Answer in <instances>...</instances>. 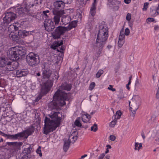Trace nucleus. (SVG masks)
<instances>
[{
    "label": "nucleus",
    "instance_id": "f257e3e1",
    "mask_svg": "<svg viewBox=\"0 0 159 159\" xmlns=\"http://www.w3.org/2000/svg\"><path fill=\"white\" fill-rule=\"evenodd\" d=\"M59 114L58 112H53L48 115L50 118L45 117L43 129L44 134H47L53 131L59 126L61 120V117L58 115Z\"/></svg>",
    "mask_w": 159,
    "mask_h": 159
},
{
    "label": "nucleus",
    "instance_id": "f03ea898",
    "mask_svg": "<svg viewBox=\"0 0 159 159\" xmlns=\"http://www.w3.org/2000/svg\"><path fill=\"white\" fill-rule=\"evenodd\" d=\"M69 94L59 89L57 90L53 96V101L48 105L49 110L57 109L58 106L66 105V101L68 98Z\"/></svg>",
    "mask_w": 159,
    "mask_h": 159
},
{
    "label": "nucleus",
    "instance_id": "7ed1b4c3",
    "mask_svg": "<svg viewBox=\"0 0 159 159\" xmlns=\"http://www.w3.org/2000/svg\"><path fill=\"white\" fill-rule=\"evenodd\" d=\"M99 30L96 41L97 46L103 47L108 37V28L102 24L99 26Z\"/></svg>",
    "mask_w": 159,
    "mask_h": 159
},
{
    "label": "nucleus",
    "instance_id": "20e7f679",
    "mask_svg": "<svg viewBox=\"0 0 159 159\" xmlns=\"http://www.w3.org/2000/svg\"><path fill=\"white\" fill-rule=\"evenodd\" d=\"M77 21L74 20L70 23L67 27L62 26L57 27L52 33V35L54 39L60 38L66 31L70 30L73 28H75L77 25Z\"/></svg>",
    "mask_w": 159,
    "mask_h": 159
},
{
    "label": "nucleus",
    "instance_id": "39448f33",
    "mask_svg": "<svg viewBox=\"0 0 159 159\" xmlns=\"http://www.w3.org/2000/svg\"><path fill=\"white\" fill-rule=\"evenodd\" d=\"M25 53V51L22 47L16 46L9 49L7 54L10 59L15 60L19 56H22Z\"/></svg>",
    "mask_w": 159,
    "mask_h": 159
},
{
    "label": "nucleus",
    "instance_id": "423d86ee",
    "mask_svg": "<svg viewBox=\"0 0 159 159\" xmlns=\"http://www.w3.org/2000/svg\"><path fill=\"white\" fill-rule=\"evenodd\" d=\"M59 77V76L53 74L52 76L46 82L42 85L41 87V92L44 94H46L52 87L54 80L56 79L57 80Z\"/></svg>",
    "mask_w": 159,
    "mask_h": 159
},
{
    "label": "nucleus",
    "instance_id": "0eeeda50",
    "mask_svg": "<svg viewBox=\"0 0 159 159\" xmlns=\"http://www.w3.org/2000/svg\"><path fill=\"white\" fill-rule=\"evenodd\" d=\"M26 61L28 65L32 66L37 65L39 62V56L33 52H30L26 57Z\"/></svg>",
    "mask_w": 159,
    "mask_h": 159
},
{
    "label": "nucleus",
    "instance_id": "6e6552de",
    "mask_svg": "<svg viewBox=\"0 0 159 159\" xmlns=\"http://www.w3.org/2000/svg\"><path fill=\"white\" fill-rule=\"evenodd\" d=\"M66 2H63L62 1L58 0L54 2L53 3L54 8L52 10V12L54 11L60 12V11H62L63 13H65L64 8L65 7Z\"/></svg>",
    "mask_w": 159,
    "mask_h": 159
},
{
    "label": "nucleus",
    "instance_id": "1a4fd4ad",
    "mask_svg": "<svg viewBox=\"0 0 159 159\" xmlns=\"http://www.w3.org/2000/svg\"><path fill=\"white\" fill-rule=\"evenodd\" d=\"M16 15L12 12H8L5 14V16L3 19V22L4 24L8 25L9 23L15 19Z\"/></svg>",
    "mask_w": 159,
    "mask_h": 159
},
{
    "label": "nucleus",
    "instance_id": "9d476101",
    "mask_svg": "<svg viewBox=\"0 0 159 159\" xmlns=\"http://www.w3.org/2000/svg\"><path fill=\"white\" fill-rule=\"evenodd\" d=\"M34 5L33 4L29 6L26 5L24 7H21L20 8H19L17 10V13L20 16H25V14H28L30 13V11L31 7Z\"/></svg>",
    "mask_w": 159,
    "mask_h": 159
},
{
    "label": "nucleus",
    "instance_id": "9b49d317",
    "mask_svg": "<svg viewBox=\"0 0 159 159\" xmlns=\"http://www.w3.org/2000/svg\"><path fill=\"white\" fill-rule=\"evenodd\" d=\"M44 24L45 30L48 31H52L55 27L54 22L51 19L45 20Z\"/></svg>",
    "mask_w": 159,
    "mask_h": 159
},
{
    "label": "nucleus",
    "instance_id": "f8f14e48",
    "mask_svg": "<svg viewBox=\"0 0 159 159\" xmlns=\"http://www.w3.org/2000/svg\"><path fill=\"white\" fill-rule=\"evenodd\" d=\"M53 14L54 15L53 19L54 22L56 25L58 24L60 19V18L64 14L63 13L62 11H60V12L54 11L52 12Z\"/></svg>",
    "mask_w": 159,
    "mask_h": 159
},
{
    "label": "nucleus",
    "instance_id": "ddd939ff",
    "mask_svg": "<svg viewBox=\"0 0 159 159\" xmlns=\"http://www.w3.org/2000/svg\"><path fill=\"white\" fill-rule=\"evenodd\" d=\"M24 133H19L14 135L7 134L3 133L2 135L4 137H7L8 139H16L19 137H23L24 136Z\"/></svg>",
    "mask_w": 159,
    "mask_h": 159
},
{
    "label": "nucleus",
    "instance_id": "4468645a",
    "mask_svg": "<svg viewBox=\"0 0 159 159\" xmlns=\"http://www.w3.org/2000/svg\"><path fill=\"white\" fill-rule=\"evenodd\" d=\"M52 75V71L48 68L44 69L43 71V79H48Z\"/></svg>",
    "mask_w": 159,
    "mask_h": 159
},
{
    "label": "nucleus",
    "instance_id": "2eb2a0df",
    "mask_svg": "<svg viewBox=\"0 0 159 159\" xmlns=\"http://www.w3.org/2000/svg\"><path fill=\"white\" fill-rule=\"evenodd\" d=\"M19 25L15 23L10 25L8 28V31L10 33H14L15 31H18Z\"/></svg>",
    "mask_w": 159,
    "mask_h": 159
},
{
    "label": "nucleus",
    "instance_id": "dca6fc26",
    "mask_svg": "<svg viewBox=\"0 0 159 159\" xmlns=\"http://www.w3.org/2000/svg\"><path fill=\"white\" fill-rule=\"evenodd\" d=\"M28 73L27 70L26 69L18 70L16 72V76L17 77L24 76H26Z\"/></svg>",
    "mask_w": 159,
    "mask_h": 159
},
{
    "label": "nucleus",
    "instance_id": "f3484780",
    "mask_svg": "<svg viewBox=\"0 0 159 159\" xmlns=\"http://www.w3.org/2000/svg\"><path fill=\"white\" fill-rule=\"evenodd\" d=\"M150 13L152 16L155 17L159 15V10L156 6H152L150 8Z\"/></svg>",
    "mask_w": 159,
    "mask_h": 159
},
{
    "label": "nucleus",
    "instance_id": "a211bd4d",
    "mask_svg": "<svg viewBox=\"0 0 159 159\" xmlns=\"http://www.w3.org/2000/svg\"><path fill=\"white\" fill-rule=\"evenodd\" d=\"M97 4L96 0H94L90 9V14L93 16H94L95 14Z\"/></svg>",
    "mask_w": 159,
    "mask_h": 159
},
{
    "label": "nucleus",
    "instance_id": "6ab92c4d",
    "mask_svg": "<svg viewBox=\"0 0 159 159\" xmlns=\"http://www.w3.org/2000/svg\"><path fill=\"white\" fill-rule=\"evenodd\" d=\"M61 20L63 24L66 25L70 22L71 20V18L69 16H63Z\"/></svg>",
    "mask_w": 159,
    "mask_h": 159
},
{
    "label": "nucleus",
    "instance_id": "aec40b11",
    "mask_svg": "<svg viewBox=\"0 0 159 159\" xmlns=\"http://www.w3.org/2000/svg\"><path fill=\"white\" fill-rule=\"evenodd\" d=\"M63 43V41L61 40L55 41L51 45V48L55 50L57 47L61 45Z\"/></svg>",
    "mask_w": 159,
    "mask_h": 159
},
{
    "label": "nucleus",
    "instance_id": "412c9836",
    "mask_svg": "<svg viewBox=\"0 0 159 159\" xmlns=\"http://www.w3.org/2000/svg\"><path fill=\"white\" fill-rule=\"evenodd\" d=\"M34 127L33 126H31L27 129L25 130L24 132H21V133H24V135L25 134L27 135L28 136H29L32 134L34 131Z\"/></svg>",
    "mask_w": 159,
    "mask_h": 159
},
{
    "label": "nucleus",
    "instance_id": "4be33fe9",
    "mask_svg": "<svg viewBox=\"0 0 159 159\" xmlns=\"http://www.w3.org/2000/svg\"><path fill=\"white\" fill-rule=\"evenodd\" d=\"M18 35L19 37H24L28 36L31 34V32L27 31L25 30H19L18 31Z\"/></svg>",
    "mask_w": 159,
    "mask_h": 159
},
{
    "label": "nucleus",
    "instance_id": "5701e85b",
    "mask_svg": "<svg viewBox=\"0 0 159 159\" xmlns=\"http://www.w3.org/2000/svg\"><path fill=\"white\" fill-rule=\"evenodd\" d=\"M11 67V62L10 61H8L5 65L4 67L2 69L5 71H10L12 70Z\"/></svg>",
    "mask_w": 159,
    "mask_h": 159
},
{
    "label": "nucleus",
    "instance_id": "b1692460",
    "mask_svg": "<svg viewBox=\"0 0 159 159\" xmlns=\"http://www.w3.org/2000/svg\"><path fill=\"white\" fill-rule=\"evenodd\" d=\"M81 117L82 121L84 123L89 122L91 118L90 115L87 113L82 114Z\"/></svg>",
    "mask_w": 159,
    "mask_h": 159
},
{
    "label": "nucleus",
    "instance_id": "393cba45",
    "mask_svg": "<svg viewBox=\"0 0 159 159\" xmlns=\"http://www.w3.org/2000/svg\"><path fill=\"white\" fill-rule=\"evenodd\" d=\"M61 87L62 89L68 91L71 89L72 85L70 84L64 83L61 85Z\"/></svg>",
    "mask_w": 159,
    "mask_h": 159
},
{
    "label": "nucleus",
    "instance_id": "a878e982",
    "mask_svg": "<svg viewBox=\"0 0 159 159\" xmlns=\"http://www.w3.org/2000/svg\"><path fill=\"white\" fill-rule=\"evenodd\" d=\"M7 144L9 146H12L16 148L21 145V143L18 142H7Z\"/></svg>",
    "mask_w": 159,
    "mask_h": 159
},
{
    "label": "nucleus",
    "instance_id": "bb28decb",
    "mask_svg": "<svg viewBox=\"0 0 159 159\" xmlns=\"http://www.w3.org/2000/svg\"><path fill=\"white\" fill-rule=\"evenodd\" d=\"M9 37L14 41H16L17 42V40L20 37L17 35H16L14 33H10L9 34Z\"/></svg>",
    "mask_w": 159,
    "mask_h": 159
},
{
    "label": "nucleus",
    "instance_id": "cd10ccee",
    "mask_svg": "<svg viewBox=\"0 0 159 159\" xmlns=\"http://www.w3.org/2000/svg\"><path fill=\"white\" fill-rule=\"evenodd\" d=\"M70 142L68 140L65 141L64 142L63 146V150L65 152H66L68 149L70 144Z\"/></svg>",
    "mask_w": 159,
    "mask_h": 159
},
{
    "label": "nucleus",
    "instance_id": "c85d7f7f",
    "mask_svg": "<svg viewBox=\"0 0 159 159\" xmlns=\"http://www.w3.org/2000/svg\"><path fill=\"white\" fill-rule=\"evenodd\" d=\"M138 107L134 108L131 107L130 105H129V110L131 111L132 113H131V116L134 117L136 113V110L138 109Z\"/></svg>",
    "mask_w": 159,
    "mask_h": 159
},
{
    "label": "nucleus",
    "instance_id": "c756f323",
    "mask_svg": "<svg viewBox=\"0 0 159 159\" xmlns=\"http://www.w3.org/2000/svg\"><path fill=\"white\" fill-rule=\"evenodd\" d=\"M135 150H138L139 151L142 147V144L141 143H135Z\"/></svg>",
    "mask_w": 159,
    "mask_h": 159
},
{
    "label": "nucleus",
    "instance_id": "7c9ffc66",
    "mask_svg": "<svg viewBox=\"0 0 159 159\" xmlns=\"http://www.w3.org/2000/svg\"><path fill=\"white\" fill-rule=\"evenodd\" d=\"M24 152L27 155L30 154L31 152V145H30L28 148H25L24 149Z\"/></svg>",
    "mask_w": 159,
    "mask_h": 159
},
{
    "label": "nucleus",
    "instance_id": "2f4dec72",
    "mask_svg": "<svg viewBox=\"0 0 159 159\" xmlns=\"http://www.w3.org/2000/svg\"><path fill=\"white\" fill-rule=\"evenodd\" d=\"M95 46L97 47V48H98L99 49L98 51L97 52L96 55V56L97 57V58H98L100 57V55L102 53V48L103 47L101 48V47H100L99 46H97V44H96Z\"/></svg>",
    "mask_w": 159,
    "mask_h": 159
},
{
    "label": "nucleus",
    "instance_id": "473e14b6",
    "mask_svg": "<svg viewBox=\"0 0 159 159\" xmlns=\"http://www.w3.org/2000/svg\"><path fill=\"white\" fill-rule=\"evenodd\" d=\"M123 30H121L120 34L119 37V40H123L125 41V35L123 34Z\"/></svg>",
    "mask_w": 159,
    "mask_h": 159
},
{
    "label": "nucleus",
    "instance_id": "72a5a7b5",
    "mask_svg": "<svg viewBox=\"0 0 159 159\" xmlns=\"http://www.w3.org/2000/svg\"><path fill=\"white\" fill-rule=\"evenodd\" d=\"M117 120L116 119H114L110 123L109 125V126L112 128L114 127L115 125L117 122Z\"/></svg>",
    "mask_w": 159,
    "mask_h": 159
},
{
    "label": "nucleus",
    "instance_id": "f704fd0d",
    "mask_svg": "<svg viewBox=\"0 0 159 159\" xmlns=\"http://www.w3.org/2000/svg\"><path fill=\"white\" fill-rule=\"evenodd\" d=\"M80 119L79 117H78L75 120L74 124L77 126H81V124L80 122Z\"/></svg>",
    "mask_w": 159,
    "mask_h": 159
},
{
    "label": "nucleus",
    "instance_id": "c9c22d12",
    "mask_svg": "<svg viewBox=\"0 0 159 159\" xmlns=\"http://www.w3.org/2000/svg\"><path fill=\"white\" fill-rule=\"evenodd\" d=\"M121 115V112L120 111H118L116 112L115 115V118L117 120L119 119Z\"/></svg>",
    "mask_w": 159,
    "mask_h": 159
},
{
    "label": "nucleus",
    "instance_id": "e433bc0d",
    "mask_svg": "<svg viewBox=\"0 0 159 159\" xmlns=\"http://www.w3.org/2000/svg\"><path fill=\"white\" fill-rule=\"evenodd\" d=\"M18 66V63L17 62H15L14 63L12 64L11 67L12 70L17 69Z\"/></svg>",
    "mask_w": 159,
    "mask_h": 159
},
{
    "label": "nucleus",
    "instance_id": "4c0bfd02",
    "mask_svg": "<svg viewBox=\"0 0 159 159\" xmlns=\"http://www.w3.org/2000/svg\"><path fill=\"white\" fill-rule=\"evenodd\" d=\"M98 129V126L96 124H94L91 127V130L94 132H96Z\"/></svg>",
    "mask_w": 159,
    "mask_h": 159
},
{
    "label": "nucleus",
    "instance_id": "58836bf2",
    "mask_svg": "<svg viewBox=\"0 0 159 159\" xmlns=\"http://www.w3.org/2000/svg\"><path fill=\"white\" fill-rule=\"evenodd\" d=\"M103 70L100 69L99 70L96 74V76L97 78H99L101 75L103 74Z\"/></svg>",
    "mask_w": 159,
    "mask_h": 159
},
{
    "label": "nucleus",
    "instance_id": "ea45409f",
    "mask_svg": "<svg viewBox=\"0 0 159 159\" xmlns=\"http://www.w3.org/2000/svg\"><path fill=\"white\" fill-rule=\"evenodd\" d=\"M96 85L95 84L94 82H92L90 84L89 87V89L92 91L95 87Z\"/></svg>",
    "mask_w": 159,
    "mask_h": 159
},
{
    "label": "nucleus",
    "instance_id": "a19ab883",
    "mask_svg": "<svg viewBox=\"0 0 159 159\" xmlns=\"http://www.w3.org/2000/svg\"><path fill=\"white\" fill-rule=\"evenodd\" d=\"M41 146H39L36 151V153L37 154L39 155L40 157H41L42 156V154L41 152Z\"/></svg>",
    "mask_w": 159,
    "mask_h": 159
},
{
    "label": "nucleus",
    "instance_id": "79ce46f5",
    "mask_svg": "<svg viewBox=\"0 0 159 159\" xmlns=\"http://www.w3.org/2000/svg\"><path fill=\"white\" fill-rule=\"evenodd\" d=\"M124 40H119L118 42V46L120 48H121L123 44H124Z\"/></svg>",
    "mask_w": 159,
    "mask_h": 159
},
{
    "label": "nucleus",
    "instance_id": "37998d69",
    "mask_svg": "<svg viewBox=\"0 0 159 159\" xmlns=\"http://www.w3.org/2000/svg\"><path fill=\"white\" fill-rule=\"evenodd\" d=\"M126 20L128 21H129L131 18V15L130 13H128L126 16Z\"/></svg>",
    "mask_w": 159,
    "mask_h": 159
},
{
    "label": "nucleus",
    "instance_id": "c03bdc74",
    "mask_svg": "<svg viewBox=\"0 0 159 159\" xmlns=\"http://www.w3.org/2000/svg\"><path fill=\"white\" fill-rule=\"evenodd\" d=\"M149 3L148 2H145L143 5V10L144 11H146L148 7Z\"/></svg>",
    "mask_w": 159,
    "mask_h": 159
},
{
    "label": "nucleus",
    "instance_id": "a18cd8bd",
    "mask_svg": "<svg viewBox=\"0 0 159 159\" xmlns=\"http://www.w3.org/2000/svg\"><path fill=\"white\" fill-rule=\"evenodd\" d=\"M49 12V11L48 10L44 11L43 12V16H45V17L46 18L48 17V16L47 14V13H48Z\"/></svg>",
    "mask_w": 159,
    "mask_h": 159
},
{
    "label": "nucleus",
    "instance_id": "49530a36",
    "mask_svg": "<svg viewBox=\"0 0 159 159\" xmlns=\"http://www.w3.org/2000/svg\"><path fill=\"white\" fill-rule=\"evenodd\" d=\"M130 33V30L128 28H126L125 29V34L126 36H128L129 35Z\"/></svg>",
    "mask_w": 159,
    "mask_h": 159
},
{
    "label": "nucleus",
    "instance_id": "de8ad7c7",
    "mask_svg": "<svg viewBox=\"0 0 159 159\" xmlns=\"http://www.w3.org/2000/svg\"><path fill=\"white\" fill-rule=\"evenodd\" d=\"M111 141H114L116 139V137L114 135H111L109 137Z\"/></svg>",
    "mask_w": 159,
    "mask_h": 159
},
{
    "label": "nucleus",
    "instance_id": "09e8293b",
    "mask_svg": "<svg viewBox=\"0 0 159 159\" xmlns=\"http://www.w3.org/2000/svg\"><path fill=\"white\" fill-rule=\"evenodd\" d=\"M108 89L113 92L115 91L116 89L114 88H113L112 86L111 85H109V86L108 87Z\"/></svg>",
    "mask_w": 159,
    "mask_h": 159
},
{
    "label": "nucleus",
    "instance_id": "8fccbe9b",
    "mask_svg": "<svg viewBox=\"0 0 159 159\" xmlns=\"http://www.w3.org/2000/svg\"><path fill=\"white\" fill-rule=\"evenodd\" d=\"M68 0H60L61 1H62L63 2H66V3L67 4H69L71 3V2L68 1Z\"/></svg>",
    "mask_w": 159,
    "mask_h": 159
},
{
    "label": "nucleus",
    "instance_id": "3c124183",
    "mask_svg": "<svg viewBox=\"0 0 159 159\" xmlns=\"http://www.w3.org/2000/svg\"><path fill=\"white\" fill-rule=\"evenodd\" d=\"M105 156V154L104 153H102L98 157V159H103Z\"/></svg>",
    "mask_w": 159,
    "mask_h": 159
},
{
    "label": "nucleus",
    "instance_id": "603ef678",
    "mask_svg": "<svg viewBox=\"0 0 159 159\" xmlns=\"http://www.w3.org/2000/svg\"><path fill=\"white\" fill-rule=\"evenodd\" d=\"M4 81L3 80L0 79V87H2L3 86V83Z\"/></svg>",
    "mask_w": 159,
    "mask_h": 159
},
{
    "label": "nucleus",
    "instance_id": "864d4df0",
    "mask_svg": "<svg viewBox=\"0 0 159 159\" xmlns=\"http://www.w3.org/2000/svg\"><path fill=\"white\" fill-rule=\"evenodd\" d=\"M156 97L157 99L159 98V88H158L156 93Z\"/></svg>",
    "mask_w": 159,
    "mask_h": 159
},
{
    "label": "nucleus",
    "instance_id": "5fc2aeb1",
    "mask_svg": "<svg viewBox=\"0 0 159 159\" xmlns=\"http://www.w3.org/2000/svg\"><path fill=\"white\" fill-rule=\"evenodd\" d=\"M147 20L149 22H153L154 21V19L152 18H148Z\"/></svg>",
    "mask_w": 159,
    "mask_h": 159
},
{
    "label": "nucleus",
    "instance_id": "6e6d98bb",
    "mask_svg": "<svg viewBox=\"0 0 159 159\" xmlns=\"http://www.w3.org/2000/svg\"><path fill=\"white\" fill-rule=\"evenodd\" d=\"M128 21V24L130 27H132L133 25V22H131L130 21Z\"/></svg>",
    "mask_w": 159,
    "mask_h": 159
},
{
    "label": "nucleus",
    "instance_id": "4d7b16f0",
    "mask_svg": "<svg viewBox=\"0 0 159 159\" xmlns=\"http://www.w3.org/2000/svg\"><path fill=\"white\" fill-rule=\"evenodd\" d=\"M131 1V0H124V2L125 3L128 4Z\"/></svg>",
    "mask_w": 159,
    "mask_h": 159
},
{
    "label": "nucleus",
    "instance_id": "13d9d810",
    "mask_svg": "<svg viewBox=\"0 0 159 159\" xmlns=\"http://www.w3.org/2000/svg\"><path fill=\"white\" fill-rule=\"evenodd\" d=\"M41 98V97H37V98H36L35 100L36 102H37Z\"/></svg>",
    "mask_w": 159,
    "mask_h": 159
},
{
    "label": "nucleus",
    "instance_id": "bf43d9fd",
    "mask_svg": "<svg viewBox=\"0 0 159 159\" xmlns=\"http://www.w3.org/2000/svg\"><path fill=\"white\" fill-rule=\"evenodd\" d=\"M87 156V154H84V155L81 156V159H83L84 158L86 157Z\"/></svg>",
    "mask_w": 159,
    "mask_h": 159
},
{
    "label": "nucleus",
    "instance_id": "052dcab7",
    "mask_svg": "<svg viewBox=\"0 0 159 159\" xmlns=\"http://www.w3.org/2000/svg\"><path fill=\"white\" fill-rule=\"evenodd\" d=\"M154 29L155 30H157L159 29V27L157 25L156 26H155Z\"/></svg>",
    "mask_w": 159,
    "mask_h": 159
},
{
    "label": "nucleus",
    "instance_id": "680f3d73",
    "mask_svg": "<svg viewBox=\"0 0 159 159\" xmlns=\"http://www.w3.org/2000/svg\"><path fill=\"white\" fill-rule=\"evenodd\" d=\"M112 47V46L110 45H108L107 47V48L109 50H110Z\"/></svg>",
    "mask_w": 159,
    "mask_h": 159
},
{
    "label": "nucleus",
    "instance_id": "e2e57ef3",
    "mask_svg": "<svg viewBox=\"0 0 159 159\" xmlns=\"http://www.w3.org/2000/svg\"><path fill=\"white\" fill-rule=\"evenodd\" d=\"M107 149H111V146L110 145H107Z\"/></svg>",
    "mask_w": 159,
    "mask_h": 159
},
{
    "label": "nucleus",
    "instance_id": "0e129e2a",
    "mask_svg": "<svg viewBox=\"0 0 159 159\" xmlns=\"http://www.w3.org/2000/svg\"><path fill=\"white\" fill-rule=\"evenodd\" d=\"M129 85L128 84H127L126 85V88L127 89H128V90H129L130 89V88L129 87Z\"/></svg>",
    "mask_w": 159,
    "mask_h": 159
},
{
    "label": "nucleus",
    "instance_id": "69168bd1",
    "mask_svg": "<svg viewBox=\"0 0 159 159\" xmlns=\"http://www.w3.org/2000/svg\"><path fill=\"white\" fill-rule=\"evenodd\" d=\"M141 135H142V138H143V139H145V136H144V134H141Z\"/></svg>",
    "mask_w": 159,
    "mask_h": 159
},
{
    "label": "nucleus",
    "instance_id": "338daca9",
    "mask_svg": "<svg viewBox=\"0 0 159 159\" xmlns=\"http://www.w3.org/2000/svg\"><path fill=\"white\" fill-rule=\"evenodd\" d=\"M39 3L38 0H35L34 4H38Z\"/></svg>",
    "mask_w": 159,
    "mask_h": 159
},
{
    "label": "nucleus",
    "instance_id": "774afa93",
    "mask_svg": "<svg viewBox=\"0 0 159 159\" xmlns=\"http://www.w3.org/2000/svg\"><path fill=\"white\" fill-rule=\"evenodd\" d=\"M158 6H157V8H158V10H159V0H158Z\"/></svg>",
    "mask_w": 159,
    "mask_h": 159
}]
</instances>
